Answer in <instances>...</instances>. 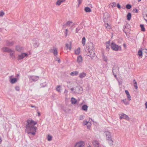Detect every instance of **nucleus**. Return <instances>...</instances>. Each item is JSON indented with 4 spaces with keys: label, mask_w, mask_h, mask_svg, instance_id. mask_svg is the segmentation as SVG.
<instances>
[{
    "label": "nucleus",
    "mask_w": 147,
    "mask_h": 147,
    "mask_svg": "<svg viewBox=\"0 0 147 147\" xmlns=\"http://www.w3.org/2000/svg\"><path fill=\"white\" fill-rule=\"evenodd\" d=\"M37 124V122L32 119H28L27 121L26 131L28 134H31L33 135L35 134L36 127L34 125Z\"/></svg>",
    "instance_id": "1"
},
{
    "label": "nucleus",
    "mask_w": 147,
    "mask_h": 147,
    "mask_svg": "<svg viewBox=\"0 0 147 147\" xmlns=\"http://www.w3.org/2000/svg\"><path fill=\"white\" fill-rule=\"evenodd\" d=\"M87 50L88 51L90 54L88 56H90L91 59H93V57L95 56V53L94 52V48L93 44L91 42L88 43L86 45Z\"/></svg>",
    "instance_id": "2"
},
{
    "label": "nucleus",
    "mask_w": 147,
    "mask_h": 147,
    "mask_svg": "<svg viewBox=\"0 0 147 147\" xmlns=\"http://www.w3.org/2000/svg\"><path fill=\"white\" fill-rule=\"evenodd\" d=\"M2 49L3 51L9 53L11 57L12 58L14 59L15 58V51L14 50H12L11 49L7 47L3 48Z\"/></svg>",
    "instance_id": "3"
},
{
    "label": "nucleus",
    "mask_w": 147,
    "mask_h": 147,
    "mask_svg": "<svg viewBox=\"0 0 147 147\" xmlns=\"http://www.w3.org/2000/svg\"><path fill=\"white\" fill-rule=\"evenodd\" d=\"M73 93L81 94L82 92L83 89L81 86H76L75 88H73L71 89Z\"/></svg>",
    "instance_id": "4"
},
{
    "label": "nucleus",
    "mask_w": 147,
    "mask_h": 147,
    "mask_svg": "<svg viewBox=\"0 0 147 147\" xmlns=\"http://www.w3.org/2000/svg\"><path fill=\"white\" fill-rule=\"evenodd\" d=\"M112 49L115 51H121V46H119L114 42H112L111 45Z\"/></svg>",
    "instance_id": "5"
},
{
    "label": "nucleus",
    "mask_w": 147,
    "mask_h": 147,
    "mask_svg": "<svg viewBox=\"0 0 147 147\" xmlns=\"http://www.w3.org/2000/svg\"><path fill=\"white\" fill-rule=\"evenodd\" d=\"M85 143L84 141L81 140L75 143L74 147H85Z\"/></svg>",
    "instance_id": "6"
},
{
    "label": "nucleus",
    "mask_w": 147,
    "mask_h": 147,
    "mask_svg": "<svg viewBox=\"0 0 147 147\" xmlns=\"http://www.w3.org/2000/svg\"><path fill=\"white\" fill-rule=\"evenodd\" d=\"M28 54L27 53H23L18 55V59L19 60L23 59L26 57H28Z\"/></svg>",
    "instance_id": "7"
},
{
    "label": "nucleus",
    "mask_w": 147,
    "mask_h": 147,
    "mask_svg": "<svg viewBox=\"0 0 147 147\" xmlns=\"http://www.w3.org/2000/svg\"><path fill=\"white\" fill-rule=\"evenodd\" d=\"M31 82H35L39 79V77L37 76H28Z\"/></svg>",
    "instance_id": "8"
},
{
    "label": "nucleus",
    "mask_w": 147,
    "mask_h": 147,
    "mask_svg": "<svg viewBox=\"0 0 147 147\" xmlns=\"http://www.w3.org/2000/svg\"><path fill=\"white\" fill-rule=\"evenodd\" d=\"M82 124L83 125H87V128L88 129H90L91 126V123L88 121L86 120H84L82 122Z\"/></svg>",
    "instance_id": "9"
},
{
    "label": "nucleus",
    "mask_w": 147,
    "mask_h": 147,
    "mask_svg": "<svg viewBox=\"0 0 147 147\" xmlns=\"http://www.w3.org/2000/svg\"><path fill=\"white\" fill-rule=\"evenodd\" d=\"M119 118L121 119H124L127 121H129V118L128 116L123 113L119 115Z\"/></svg>",
    "instance_id": "10"
},
{
    "label": "nucleus",
    "mask_w": 147,
    "mask_h": 147,
    "mask_svg": "<svg viewBox=\"0 0 147 147\" xmlns=\"http://www.w3.org/2000/svg\"><path fill=\"white\" fill-rule=\"evenodd\" d=\"M74 26V24L72 21H68L63 26V28H65L66 27H72Z\"/></svg>",
    "instance_id": "11"
},
{
    "label": "nucleus",
    "mask_w": 147,
    "mask_h": 147,
    "mask_svg": "<svg viewBox=\"0 0 147 147\" xmlns=\"http://www.w3.org/2000/svg\"><path fill=\"white\" fill-rule=\"evenodd\" d=\"M92 144L94 147H101L100 143L97 140H93Z\"/></svg>",
    "instance_id": "12"
},
{
    "label": "nucleus",
    "mask_w": 147,
    "mask_h": 147,
    "mask_svg": "<svg viewBox=\"0 0 147 147\" xmlns=\"http://www.w3.org/2000/svg\"><path fill=\"white\" fill-rule=\"evenodd\" d=\"M34 46L35 47H38L39 45L38 40L36 39H34L32 40Z\"/></svg>",
    "instance_id": "13"
},
{
    "label": "nucleus",
    "mask_w": 147,
    "mask_h": 147,
    "mask_svg": "<svg viewBox=\"0 0 147 147\" xmlns=\"http://www.w3.org/2000/svg\"><path fill=\"white\" fill-rule=\"evenodd\" d=\"M13 76H11L9 77L10 82L12 84L15 83L17 81V79L16 78H13Z\"/></svg>",
    "instance_id": "14"
},
{
    "label": "nucleus",
    "mask_w": 147,
    "mask_h": 147,
    "mask_svg": "<svg viewBox=\"0 0 147 147\" xmlns=\"http://www.w3.org/2000/svg\"><path fill=\"white\" fill-rule=\"evenodd\" d=\"M77 62L79 64H81L83 62V58L81 55H80L77 57Z\"/></svg>",
    "instance_id": "15"
},
{
    "label": "nucleus",
    "mask_w": 147,
    "mask_h": 147,
    "mask_svg": "<svg viewBox=\"0 0 147 147\" xmlns=\"http://www.w3.org/2000/svg\"><path fill=\"white\" fill-rule=\"evenodd\" d=\"M50 52L53 53L54 56H56L58 55V51L57 48L53 47L52 49H51Z\"/></svg>",
    "instance_id": "16"
},
{
    "label": "nucleus",
    "mask_w": 147,
    "mask_h": 147,
    "mask_svg": "<svg viewBox=\"0 0 147 147\" xmlns=\"http://www.w3.org/2000/svg\"><path fill=\"white\" fill-rule=\"evenodd\" d=\"M104 26L106 28V29L108 31H109L112 28L111 25L108 23H105Z\"/></svg>",
    "instance_id": "17"
},
{
    "label": "nucleus",
    "mask_w": 147,
    "mask_h": 147,
    "mask_svg": "<svg viewBox=\"0 0 147 147\" xmlns=\"http://www.w3.org/2000/svg\"><path fill=\"white\" fill-rule=\"evenodd\" d=\"M104 134L106 136V138L111 137V133L108 130L105 131Z\"/></svg>",
    "instance_id": "18"
},
{
    "label": "nucleus",
    "mask_w": 147,
    "mask_h": 147,
    "mask_svg": "<svg viewBox=\"0 0 147 147\" xmlns=\"http://www.w3.org/2000/svg\"><path fill=\"white\" fill-rule=\"evenodd\" d=\"M106 139L110 145L112 146L113 144V142L112 140L111 137L107 138Z\"/></svg>",
    "instance_id": "19"
},
{
    "label": "nucleus",
    "mask_w": 147,
    "mask_h": 147,
    "mask_svg": "<svg viewBox=\"0 0 147 147\" xmlns=\"http://www.w3.org/2000/svg\"><path fill=\"white\" fill-rule=\"evenodd\" d=\"M71 42H69L68 43L65 44V47L66 49H69L70 51L71 50Z\"/></svg>",
    "instance_id": "20"
},
{
    "label": "nucleus",
    "mask_w": 147,
    "mask_h": 147,
    "mask_svg": "<svg viewBox=\"0 0 147 147\" xmlns=\"http://www.w3.org/2000/svg\"><path fill=\"white\" fill-rule=\"evenodd\" d=\"M16 50L17 51L19 52H21L23 50V48L20 46L17 45L15 47Z\"/></svg>",
    "instance_id": "21"
},
{
    "label": "nucleus",
    "mask_w": 147,
    "mask_h": 147,
    "mask_svg": "<svg viewBox=\"0 0 147 147\" xmlns=\"http://www.w3.org/2000/svg\"><path fill=\"white\" fill-rule=\"evenodd\" d=\"M65 0H57L55 4L57 6H59L61 3L65 2Z\"/></svg>",
    "instance_id": "22"
},
{
    "label": "nucleus",
    "mask_w": 147,
    "mask_h": 147,
    "mask_svg": "<svg viewBox=\"0 0 147 147\" xmlns=\"http://www.w3.org/2000/svg\"><path fill=\"white\" fill-rule=\"evenodd\" d=\"M14 42L13 41H7L6 42V45L8 46H11L14 45Z\"/></svg>",
    "instance_id": "23"
},
{
    "label": "nucleus",
    "mask_w": 147,
    "mask_h": 147,
    "mask_svg": "<svg viewBox=\"0 0 147 147\" xmlns=\"http://www.w3.org/2000/svg\"><path fill=\"white\" fill-rule=\"evenodd\" d=\"M79 74V72L78 71H75L73 72H71L70 75L72 76H77Z\"/></svg>",
    "instance_id": "24"
},
{
    "label": "nucleus",
    "mask_w": 147,
    "mask_h": 147,
    "mask_svg": "<svg viewBox=\"0 0 147 147\" xmlns=\"http://www.w3.org/2000/svg\"><path fill=\"white\" fill-rule=\"evenodd\" d=\"M86 76V73L84 72H82L80 74L79 77L81 78H83L85 77Z\"/></svg>",
    "instance_id": "25"
},
{
    "label": "nucleus",
    "mask_w": 147,
    "mask_h": 147,
    "mask_svg": "<svg viewBox=\"0 0 147 147\" xmlns=\"http://www.w3.org/2000/svg\"><path fill=\"white\" fill-rule=\"evenodd\" d=\"M129 101H128L126 98L122 100H121V102H123L125 105H127L129 104Z\"/></svg>",
    "instance_id": "26"
},
{
    "label": "nucleus",
    "mask_w": 147,
    "mask_h": 147,
    "mask_svg": "<svg viewBox=\"0 0 147 147\" xmlns=\"http://www.w3.org/2000/svg\"><path fill=\"white\" fill-rule=\"evenodd\" d=\"M80 48H78L75 50V54L77 55L79 54L80 53Z\"/></svg>",
    "instance_id": "27"
},
{
    "label": "nucleus",
    "mask_w": 147,
    "mask_h": 147,
    "mask_svg": "<svg viewBox=\"0 0 147 147\" xmlns=\"http://www.w3.org/2000/svg\"><path fill=\"white\" fill-rule=\"evenodd\" d=\"M110 43V42H107L106 43V49L108 51L109 49Z\"/></svg>",
    "instance_id": "28"
},
{
    "label": "nucleus",
    "mask_w": 147,
    "mask_h": 147,
    "mask_svg": "<svg viewBox=\"0 0 147 147\" xmlns=\"http://www.w3.org/2000/svg\"><path fill=\"white\" fill-rule=\"evenodd\" d=\"M71 102L72 104H74L76 103L77 100L75 98L72 97L71 98Z\"/></svg>",
    "instance_id": "29"
},
{
    "label": "nucleus",
    "mask_w": 147,
    "mask_h": 147,
    "mask_svg": "<svg viewBox=\"0 0 147 147\" xmlns=\"http://www.w3.org/2000/svg\"><path fill=\"white\" fill-rule=\"evenodd\" d=\"M61 86L60 85H58L57 86L56 88V90L58 91V92H61Z\"/></svg>",
    "instance_id": "30"
},
{
    "label": "nucleus",
    "mask_w": 147,
    "mask_h": 147,
    "mask_svg": "<svg viewBox=\"0 0 147 147\" xmlns=\"http://www.w3.org/2000/svg\"><path fill=\"white\" fill-rule=\"evenodd\" d=\"M88 107L86 105H83L82 107V109L86 111H87Z\"/></svg>",
    "instance_id": "31"
},
{
    "label": "nucleus",
    "mask_w": 147,
    "mask_h": 147,
    "mask_svg": "<svg viewBox=\"0 0 147 147\" xmlns=\"http://www.w3.org/2000/svg\"><path fill=\"white\" fill-rule=\"evenodd\" d=\"M138 55L140 57V58H142V52L141 50H139L138 52Z\"/></svg>",
    "instance_id": "32"
},
{
    "label": "nucleus",
    "mask_w": 147,
    "mask_h": 147,
    "mask_svg": "<svg viewBox=\"0 0 147 147\" xmlns=\"http://www.w3.org/2000/svg\"><path fill=\"white\" fill-rule=\"evenodd\" d=\"M109 5L111 6L112 8H113L116 6V4L115 2H113L110 3Z\"/></svg>",
    "instance_id": "33"
},
{
    "label": "nucleus",
    "mask_w": 147,
    "mask_h": 147,
    "mask_svg": "<svg viewBox=\"0 0 147 147\" xmlns=\"http://www.w3.org/2000/svg\"><path fill=\"white\" fill-rule=\"evenodd\" d=\"M86 38L85 37H83L82 39V43L83 46H84L86 43Z\"/></svg>",
    "instance_id": "34"
},
{
    "label": "nucleus",
    "mask_w": 147,
    "mask_h": 147,
    "mask_svg": "<svg viewBox=\"0 0 147 147\" xmlns=\"http://www.w3.org/2000/svg\"><path fill=\"white\" fill-rule=\"evenodd\" d=\"M85 10L86 12H89L91 11V9L90 7H87L85 8Z\"/></svg>",
    "instance_id": "35"
},
{
    "label": "nucleus",
    "mask_w": 147,
    "mask_h": 147,
    "mask_svg": "<svg viewBox=\"0 0 147 147\" xmlns=\"http://www.w3.org/2000/svg\"><path fill=\"white\" fill-rule=\"evenodd\" d=\"M141 28V30L142 31L144 32L145 30V28L144 27V25L143 24H141L140 26Z\"/></svg>",
    "instance_id": "36"
},
{
    "label": "nucleus",
    "mask_w": 147,
    "mask_h": 147,
    "mask_svg": "<svg viewBox=\"0 0 147 147\" xmlns=\"http://www.w3.org/2000/svg\"><path fill=\"white\" fill-rule=\"evenodd\" d=\"M127 20H129L131 18V14L130 13H128L127 15Z\"/></svg>",
    "instance_id": "37"
},
{
    "label": "nucleus",
    "mask_w": 147,
    "mask_h": 147,
    "mask_svg": "<svg viewBox=\"0 0 147 147\" xmlns=\"http://www.w3.org/2000/svg\"><path fill=\"white\" fill-rule=\"evenodd\" d=\"M133 82L134 83V86L135 87V88L137 89L138 88V86L137 85V83L135 80H133Z\"/></svg>",
    "instance_id": "38"
},
{
    "label": "nucleus",
    "mask_w": 147,
    "mask_h": 147,
    "mask_svg": "<svg viewBox=\"0 0 147 147\" xmlns=\"http://www.w3.org/2000/svg\"><path fill=\"white\" fill-rule=\"evenodd\" d=\"M52 137L51 136L49 135H48L47 136V140L48 141H51L52 139Z\"/></svg>",
    "instance_id": "39"
},
{
    "label": "nucleus",
    "mask_w": 147,
    "mask_h": 147,
    "mask_svg": "<svg viewBox=\"0 0 147 147\" xmlns=\"http://www.w3.org/2000/svg\"><path fill=\"white\" fill-rule=\"evenodd\" d=\"M102 58L104 61L106 62H107L108 61V59L107 57L103 55L102 56Z\"/></svg>",
    "instance_id": "40"
},
{
    "label": "nucleus",
    "mask_w": 147,
    "mask_h": 147,
    "mask_svg": "<svg viewBox=\"0 0 147 147\" xmlns=\"http://www.w3.org/2000/svg\"><path fill=\"white\" fill-rule=\"evenodd\" d=\"M131 5L129 4H128L126 6V8L128 9H130V8H131Z\"/></svg>",
    "instance_id": "41"
},
{
    "label": "nucleus",
    "mask_w": 147,
    "mask_h": 147,
    "mask_svg": "<svg viewBox=\"0 0 147 147\" xmlns=\"http://www.w3.org/2000/svg\"><path fill=\"white\" fill-rule=\"evenodd\" d=\"M127 98L128 99V100L129 101H130L131 99V96L130 95V94H129V95H127Z\"/></svg>",
    "instance_id": "42"
},
{
    "label": "nucleus",
    "mask_w": 147,
    "mask_h": 147,
    "mask_svg": "<svg viewBox=\"0 0 147 147\" xmlns=\"http://www.w3.org/2000/svg\"><path fill=\"white\" fill-rule=\"evenodd\" d=\"M84 116L83 115H81L79 117L80 120H82L84 118Z\"/></svg>",
    "instance_id": "43"
},
{
    "label": "nucleus",
    "mask_w": 147,
    "mask_h": 147,
    "mask_svg": "<svg viewBox=\"0 0 147 147\" xmlns=\"http://www.w3.org/2000/svg\"><path fill=\"white\" fill-rule=\"evenodd\" d=\"M5 14V13L3 11H1V16H3Z\"/></svg>",
    "instance_id": "44"
},
{
    "label": "nucleus",
    "mask_w": 147,
    "mask_h": 147,
    "mask_svg": "<svg viewBox=\"0 0 147 147\" xmlns=\"http://www.w3.org/2000/svg\"><path fill=\"white\" fill-rule=\"evenodd\" d=\"M16 90L17 91H19L20 90V88L19 86H16L15 87Z\"/></svg>",
    "instance_id": "45"
},
{
    "label": "nucleus",
    "mask_w": 147,
    "mask_h": 147,
    "mask_svg": "<svg viewBox=\"0 0 147 147\" xmlns=\"http://www.w3.org/2000/svg\"><path fill=\"white\" fill-rule=\"evenodd\" d=\"M133 11L134 12H135V13H137L138 12V10L137 9H133Z\"/></svg>",
    "instance_id": "46"
},
{
    "label": "nucleus",
    "mask_w": 147,
    "mask_h": 147,
    "mask_svg": "<svg viewBox=\"0 0 147 147\" xmlns=\"http://www.w3.org/2000/svg\"><path fill=\"white\" fill-rule=\"evenodd\" d=\"M68 31V29H65V34L66 36H67V35Z\"/></svg>",
    "instance_id": "47"
},
{
    "label": "nucleus",
    "mask_w": 147,
    "mask_h": 147,
    "mask_svg": "<svg viewBox=\"0 0 147 147\" xmlns=\"http://www.w3.org/2000/svg\"><path fill=\"white\" fill-rule=\"evenodd\" d=\"M125 93L126 94V95H129V94L128 91L127 90H125Z\"/></svg>",
    "instance_id": "48"
},
{
    "label": "nucleus",
    "mask_w": 147,
    "mask_h": 147,
    "mask_svg": "<svg viewBox=\"0 0 147 147\" xmlns=\"http://www.w3.org/2000/svg\"><path fill=\"white\" fill-rule=\"evenodd\" d=\"M125 93L126 94V95H129V94L128 91L127 90H125Z\"/></svg>",
    "instance_id": "49"
},
{
    "label": "nucleus",
    "mask_w": 147,
    "mask_h": 147,
    "mask_svg": "<svg viewBox=\"0 0 147 147\" xmlns=\"http://www.w3.org/2000/svg\"><path fill=\"white\" fill-rule=\"evenodd\" d=\"M117 6L118 8L120 9L121 7V6L120 5L119 3H118L117 5Z\"/></svg>",
    "instance_id": "50"
},
{
    "label": "nucleus",
    "mask_w": 147,
    "mask_h": 147,
    "mask_svg": "<svg viewBox=\"0 0 147 147\" xmlns=\"http://www.w3.org/2000/svg\"><path fill=\"white\" fill-rule=\"evenodd\" d=\"M144 52L146 53V54L147 55V49H143Z\"/></svg>",
    "instance_id": "51"
},
{
    "label": "nucleus",
    "mask_w": 147,
    "mask_h": 147,
    "mask_svg": "<svg viewBox=\"0 0 147 147\" xmlns=\"http://www.w3.org/2000/svg\"><path fill=\"white\" fill-rule=\"evenodd\" d=\"M79 4H80L82 2V0H78Z\"/></svg>",
    "instance_id": "52"
},
{
    "label": "nucleus",
    "mask_w": 147,
    "mask_h": 147,
    "mask_svg": "<svg viewBox=\"0 0 147 147\" xmlns=\"http://www.w3.org/2000/svg\"><path fill=\"white\" fill-rule=\"evenodd\" d=\"M56 60L59 63H60V60L59 58H57L56 59Z\"/></svg>",
    "instance_id": "53"
},
{
    "label": "nucleus",
    "mask_w": 147,
    "mask_h": 147,
    "mask_svg": "<svg viewBox=\"0 0 147 147\" xmlns=\"http://www.w3.org/2000/svg\"><path fill=\"white\" fill-rule=\"evenodd\" d=\"M67 92H68L67 91V90H65L64 93H65L66 94L67 93Z\"/></svg>",
    "instance_id": "54"
},
{
    "label": "nucleus",
    "mask_w": 147,
    "mask_h": 147,
    "mask_svg": "<svg viewBox=\"0 0 147 147\" xmlns=\"http://www.w3.org/2000/svg\"><path fill=\"white\" fill-rule=\"evenodd\" d=\"M145 105L146 108L147 109V102L145 103Z\"/></svg>",
    "instance_id": "55"
},
{
    "label": "nucleus",
    "mask_w": 147,
    "mask_h": 147,
    "mask_svg": "<svg viewBox=\"0 0 147 147\" xmlns=\"http://www.w3.org/2000/svg\"><path fill=\"white\" fill-rule=\"evenodd\" d=\"M79 30V29H78V28H77L76 30V32L78 33V32Z\"/></svg>",
    "instance_id": "56"
},
{
    "label": "nucleus",
    "mask_w": 147,
    "mask_h": 147,
    "mask_svg": "<svg viewBox=\"0 0 147 147\" xmlns=\"http://www.w3.org/2000/svg\"><path fill=\"white\" fill-rule=\"evenodd\" d=\"M38 116H39L40 115V112H38Z\"/></svg>",
    "instance_id": "57"
},
{
    "label": "nucleus",
    "mask_w": 147,
    "mask_h": 147,
    "mask_svg": "<svg viewBox=\"0 0 147 147\" xmlns=\"http://www.w3.org/2000/svg\"><path fill=\"white\" fill-rule=\"evenodd\" d=\"M123 46L125 48H126V45L125 44H125H123Z\"/></svg>",
    "instance_id": "58"
},
{
    "label": "nucleus",
    "mask_w": 147,
    "mask_h": 147,
    "mask_svg": "<svg viewBox=\"0 0 147 147\" xmlns=\"http://www.w3.org/2000/svg\"><path fill=\"white\" fill-rule=\"evenodd\" d=\"M31 107H32V108H36V107L35 106H33V105H31Z\"/></svg>",
    "instance_id": "59"
},
{
    "label": "nucleus",
    "mask_w": 147,
    "mask_h": 147,
    "mask_svg": "<svg viewBox=\"0 0 147 147\" xmlns=\"http://www.w3.org/2000/svg\"><path fill=\"white\" fill-rule=\"evenodd\" d=\"M105 14L106 15H109V14L108 13H105Z\"/></svg>",
    "instance_id": "60"
},
{
    "label": "nucleus",
    "mask_w": 147,
    "mask_h": 147,
    "mask_svg": "<svg viewBox=\"0 0 147 147\" xmlns=\"http://www.w3.org/2000/svg\"><path fill=\"white\" fill-rule=\"evenodd\" d=\"M141 0H138V2H140V1H141Z\"/></svg>",
    "instance_id": "61"
},
{
    "label": "nucleus",
    "mask_w": 147,
    "mask_h": 147,
    "mask_svg": "<svg viewBox=\"0 0 147 147\" xmlns=\"http://www.w3.org/2000/svg\"><path fill=\"white\" fill-rule=\"evenodd\" d=\"M88 147H92L90 146H89Z\"/></svg>",
    "instance_id": "62"
},
{
    "label": "nucleus",
    "mask_w": 147,
    "mask_h": 147,
    "mask_svg": "<svg viewBox=\"0 0 147 147\" xmlns=\"http://www.w3.org/2000/svg\"><path fill=\"white\" fill-rule=\"evenodd\" d=\"M104 22H105V19H104Z\"/></svg>",
    "instance_id": "63"
},
{
    "label": "nucleus",
    "mask_w": 147,
    "mask_h": 147,
    "mask_svg": "<svg viewBox=\"0 0 147 147\" xmlns=\"http://www.w3.org/2000/svg\"><path fill=\"white\" fill-rule=\"evenodd\" d=\"M146 16L147 17V15H146Z\"/></svg>",
    "instance_id": "64"
}]
</instances>
